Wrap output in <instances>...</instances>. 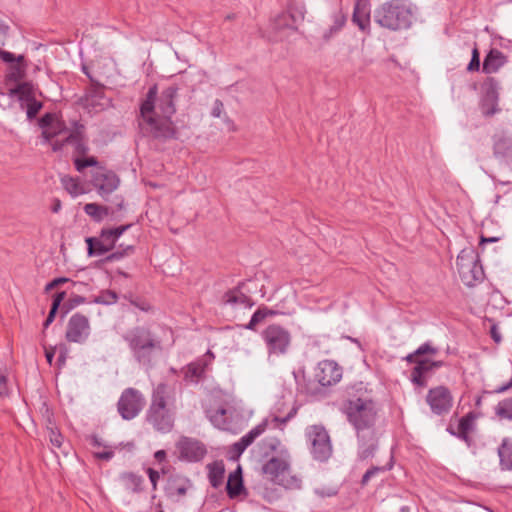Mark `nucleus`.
Wrapping results in <instances>:
<instances>
[{
  "label": "nucleus",
  "instance_id": "1",
  "mask_svg": "<svg viewBox=\"0 0 512 512\" xmlns=\"http://www.w3.org/2000/svg\"><path fill=\"white\" fill-rule=\"evenodd\" d=\"M178 88L169 86L160 96H157V87L149 89L143 101L140 113V128L143 134L158 139H168L174 136L175 130L171 117L176 112L175 98Z\"/></svg>",
  "mask_w": 512,
  "mask_h": 512
},
{
  "label": "nucleus",
  "instance_id": "2",
  "mask_svg": "<svg viewBox=\"0 0 512 512\" xmlns=\"http://www.w3.org/2000/svg\"><path fill=\"white\" fill-rule=\"evenodd\" d=\"M175 405L172 390L165 383L158 384L152 393L147 421L158 431L168 432L172 429Z\"/></svg>",
  "mask_w": 512,
  "mask_h": 512
},
{
  "label": "nucleus",
  "instance_id": "3",
  "mask_svg": "<svg viewBox=\"0 0 512 512\" xmlns=\"http://www.w3.org/2000/svg\"><path fill=\"white\" fill-rule=\"evenodd\" d=\"M270 448L276 452L263 466V473L274 483L285 488H300L301 479L291 475L290 454L281 443L273 439L269 444Z\"/></svg>",
  "mask_w": 512,
  "mask_h": 512
},
{
  "label": "nucleus",
  "instance_id": "4",
  "mask_svg": "<svg viewBox=\"0 0 512 512\" xmlns=\"http://www.w3.org/2000/svg\"><path fill=\"white\" fill-rule=\"evenodd\" d=\"M412 18L413 5L409 0H389L374 11L375 22L392 31L409 28Z\"/></svg>",
  "mask_w": 512,
  "mask_h": 512
},
{
  "label": "nucleus",
  "instance_id": "5",
  "mask_svg": "<svg viewBox=\"0 0 512 512\" xmlns=\"http://www.w3.org/2000/svg\"><path fill=\"white\" fill-rule=\"evenodd\" d=\"M378 408L369 396L353 397L345 404V413L349 423L357 431L358 437H366V431H373Z\"/></svg>",
  "mask_w": 512,
  "mask_h": 512
},
{
  "label": "nucleus",
  "instance_id": "6",
  "mask_svg": "<svg viewBox=\"0 0 512 512\" xmlns=\"http://www.w3.org/2000/svg\"><path fill=\"white\" fill-rule=\"evenodd\" d=\"M66 144H70L74 147V165L78 172H83L86 167L97 165L95 157H84L88 152V146L83 124L76 121L71 122L69 131L66 128Z\"/></svg>",
  "mask_w": 512,
  "mask_h": 512
},
{
  "label": "nucleus",
  "instance_id": "7",
  "mask_svg": "<svg viewBox=\"0 0 512 512\" xmlns=\"http://www.w3.org/2000/svg\"><path fill=\"white\" fill-rule=\"evenodd\" d=\"M124 339L128 342L136 360L142 364L150 363L153 351L159 346L150 332L144 328L131 330Z\"/></svg>",
  "mask_w": 512,
  "mask_h": 512
},
{
  "label": "nucleus",
  "instance_id": "8",
  "mask_svg": "<svg viewBox=\"0 0 512 512\" xmlns=\"http://www.w3.org/2000/svg\"><path fill=\"white\" fill-rule=\"evenodd\" d=\"M459 276L467 286H474L484 277L483 268L479 263L478 255L473 248L463 249L456 261Z\"/></svg>",
  "mask_w": 512,
  "mask_h": 512
},
{
  "label": "nucleus",
  "instance_id": "9",
  "mask_svg": "<svg viewBox=\"0 0 512 512\" xmlns=\"http://www.w3.org/2000/svg\"><path fill=\"white\" fill-rule=\"evenodd\" d=\"M268 356H280L288 352L292 336L288 329L278 324L268 325L261 333Z\"/></svg>",
  "mask_w": 512,
  "mask_h": 512
},
{
  "label": "nucleus",
  "instance_id": "10",
  "mask_svg": "<svg viewBox=\"0 0 512 512\" xmlns=\"http://www.w3.org/2000/svg\"><path fill=\"white\" fill-rule=\"evenodd\" d=\"M6 94L19 102L29 120L34 119L43 106L42 102L36 98V89L30 82H23L9 88Z\"/></svg>",
  "mask_w": 512,
  "mask_h": 512
},
{
  "label": "nucleus",
  "instance_id": "11",
  "mask_svg": "<svg viewBox=\"0 0 512 512\" xmlns=\"http://www.w3.org/2000/svg\"><path fill=\"white\" fill-rule=\"evenodd\" d=\"M44 142L52 147L54 152L62 150L64 145V122L55 113H46L40 120Z\"/></svg>",
  "mask_w": 512,
  "mask_h": 512
},
{
  "label": "nucleus",
  "instance_id": "12",
  "mask_svg": "<svg viewBox=\"0 0 512 512\" xmlns=\"http://www.w3.org/2000/svg\"><path fill=\"white\" fill-rule=\"evenodd\" d=\"M305 435L314 459L326 461L332 454L330 437L326 429L321 425H311L306 428Z\"/></svg>",
  "mask_w": 512,
  "mask_h": 512
},
{
  "label": "nucleus",
  "instance_id": "13",
  "mask_svg": "<svg viewBox=\"0 0 512 512\" xmlns=\"http://www.w3.org/2000/svg\"><path fill=\"white\" fill-rule=\"evenodd\" d=\"M438 353V348L434 347L431 342H425L418 347V349L407 356V361L411 363H415L416 366L412 372V378L415 383H421L422 375L428 370L436 367H440L442 365L441 361L432 362L427 358L420 359V357L425 355H436Z\"/></svg>",
  "mask_w": 512,
  "mask_h": 512
},
{
  "label": "nucleus",
  "instance_id": "14",
  "mask_svg": "<svg viewBox=\"0 0 512 512\" xmlns=\"http://www.w3.org/2000/svg\"><path fill=\"white\" fill-rule=\"evenodd\" d=\"M145 405L142 393L134 388H127L118 401V412L125 420L135 418Z\"/></svg>",
  "mask_w": 512,
  "mask_h": 512
},
{
  "label": "nucleus",
  "instance_id": "15",
  "mask_svg": "<svg viewBox=\"0 0 512 512\" xmlns=\"http://www.w3.org/2000/svg\"><path fill=\"white\" fill-rule=\"evenodd\" d=\"M0 59L9 63L6 73V89L12 88L11 84L18 85L26 74V64L24 56L19 55L16 57L13 53L0 49Z\"/></svg>",
  "mask_w": 512,
  "mask_h": 512
},
{
  "label": "nucleus",
  "instance_id": "16",
  "mask_svg": "<svg viewBox=\"0 0 512 512\" xmlns=\"http://www.w3.org/2000/svg\"><path fill=\"white\" fill-rule=\"evenodd\" d=\"M482 88L483 96L480 102V109L484 116L490 117L500 111L498 106L500 84L495 78L489 77L483 83Z\"/></svg>",
  "mask_w": 512,
  "mask_h": 512
},
{
  "label": "nucleus",
  "instance_id": "17",
  "mask_svg": "<svg viewBox=\"0 0 512 512\" xmlns=\"http://www.w3.org/2000/svg\"><path fill=\"white\" fill-rule=\"evenodd\" d=\"M82 71L97 86H103V80L109 79L115 72V63L107 57L99 58L92 62L90 66L83 65Z\"/></svg>",
  "mask_w": 512,
  "mask_h": 512
},
{
  "label": "nucleus",
  "instance_id": "18",
  "mask_svg": "<svg viewBox=\"0 0 512 512\" xmlns=\"http://www.w3.org/2000/svg\"><path fill=\"white\" fill-rule=\"evenodd\" d=\"M426 401L433 413L442 415L450 411L453 398L446 387L438 386L429 390Z\"/></svg>",
  "mask_w": 512,
  "mask_h": 512
},
{
  "label": "nucleus",
  "instance_id": "19",
  "mask_svg": "<svg viewBox=\"0 0 512 512\" xmlns=\"http://www.w3.org/2000/svg\"><path fill=\"white\" fill-rule=\"evenodd\" d=\"M315 377L322 386H331L342 378V368L332 360L321 361L316 369Z\"/></svg>",
  "mask_w": 512,
  "mask_h": 512
},
{
  "label": "nucleus",
  "instance_id": "20",
  "mask_svg": "<svg viewBox=\"0 0 512 512\" xmlns=\"http://www.w3.org/2000/svg\"><path fill=\"white\" fill-rule=\"evenodd\" d=\"M90 334V326L87 317L80 314L73 315L68 324L66 338L69 341L82 343Z\"/></svg>",
  "mask_w": 512,
  "mask_h": 512
},
{
  "label": "nucleus",
  "instance_id": "21",
  "mask_svg": "<svg viewBox=\"0 0 512 512\" xmlns=\"http://www.w3.org/2000/svg\"><path fill=\"white\" fill-rule=\"evenodd\" d=\"M178 449L182 458L190 462L200 461L206 454L205 446L194 439L183 438L178 443Z\"/></svg>",
  "mask_w": 512,
  "mask_h": 512
},
{
  "label": "nucleus",
  "instance_id": "22",
  "mask_svg": "<svg viewBox=\"0 0 512 512\" xmlns=\"http://www.w3.org/2000/svg\"><path fill=\"white\" fill-rule=\"evenodd\" d=\"M93 184L102 197L111 194L117 189L119 179L112 171L101 170L93 178Z\"/></svg>",
  "mask_w": 512,
  "mask_h": 512
},
{
  "label": "nucleus",
  "instance_id": "23",
  "mask_svg": "<svg viewBox=\"0 0 512 512\" xmlns=\"http://www.w3.org/2000/svg\"><path fill=\"white\" fill-rule=\"evenodd\" d=\"M81 105L89 114L102 111L108 105V100L104 97L102 86H97L92 93L81 99Z\"/></svg>",
  "mask_w": 512,
  "mask_h": 512
},
{
  "label": "nucleus",
  "instance_id": "24",
  "mask_svg": "<svg viewBox=\"0 0 512 512\" xmlns=\"http://www.w3.org/2000/svg\"><path fill=\"white\" fill-rule=\"evenodd\" d=\"M371 5L368 0H357L354 6L352 21L360 30L367 31L370 27Z\"/></svg>",
  "mask_w": 512,
  "mask_h": 512
},
{
  "label": "nucleus",
  "instance_id": "25",
  "mask_svg": "<svg viewBox=\"0 0 512 512\" xmlns=\"http://www.w3.org/2000/svg\"><path fill=\"white\" fill-rule=\"evenodd\" d=\"M214 359V354L208 351L201 359L190 363L185 371V379L197 382L205 372L206 367Z\"/></svg>",
  "mask_w": 512,
  "mask_h": 512
},
{
  "label": "nucleus",
  "instance_id": "26",
  "mask_svg": "<svg viewBox=\"0 0 512 512\" xmlns=\"http://www.w3.org/2000/svg\"><path fill=\"white\" fill-rule=\"evenodd\" d=\"M507 62V57L497 49H491L483 61V72L496 73Z\"/></svg>",
  "mask_w": 512,
  "mask_h": 512
},
{
  "label": "nucleus",
  "instance_id": "27",
  "mask_svg": "<svg viewBox=\"0 0 512 512\" xmlns=\"http://www.w3.org/2000/svg\"><path fill=\"white\" fill-rule=\"evenodd\" d=\"M227 494L231 499L239 497L242 493H245V487L243 485L242 470L238 466L237 469L229 474L227 485Z\"/></svg>",
  "mask_w": 512,
  "mask_h": 512
},
{
  "label": "nucleus",
  "instance_id": "28",
  "mask_svg": "<svg viewBox=\"0 0 512 512\" xmlns=\"http://www.w3.org/2000/svg\"><path fill=\"white\" fill-rule=\"evenodd\" d=\"M359 439V449L358 456L362 460H366L373 456L376 447H377V439L376 434L373 431H366V437H358Z\"/></svg>",
  "mask_w": 512,
  "mask_h": 512
},
{
  "label": "nucleus",
  "instance_id": "29",
  "mask_svg": "<svg viewBox=\"0 0 512 512\" xmlns=\"http://www.w3.org/2000/svg\"><path fill=\"white\" fill-rule=\"evenodd\" d=\"M304 18V9L300 8L295 13H282L278 15L272 22L273 29L281 30L283 28H291L294 29V24L297 19Z\"/></svg>",
  "mask_w": 512,
  "mask_h": 512
},
{
  "label": "nucleus",
  "instance_id": "30",
  "mask_svg": "<svg viewBox=\"0 0 512 512\" xmlns=\"http://www.w3.org/2000/svg\"><path fill=\"white\" fill-rule=\"evenodd\" d=\"M223 301L225 304L231 305L232 307L242 306L250 308L254 304L239 288L226 292Z\"/></svg>",
  "mask_w": 512,
  "mask_h": 512
},
{
  "label": "nucleus",
  "instance_id": "31",
  "mask_svg": "<svg viewBox=\"0 0 512 512\" xmlns=\"http://www.w3.org/2000/svg\"><path fill=\"white\" fill-rule=\"evenodd\" d=\"M494 153L501 157L512 154V137L506 133H498L494 136Z\"/></svg>",
  "mask_w": 512,
  "mask_h": 512
},
{
  "label": "nucleus",
  "instance_id": "32",
  "mask_svg": "<svg viewBox=\"0 0 512 512\" xmlns=\"http://www.w3.org/2000/svg\"><path fill=\"white\" fill-rule=\"evenodd\" d=\"M91 444L95 448H101V447L103 448L102 450H95L93 452V454L97 459L104 460V461H109L110 459H112V457L114 456V451L121 446V444H119V445L104 444L97 437L92 438Z\"/></svg>",
  "mask_w": 512,
  "mask_h": 512
},
{
  "label": "nucleus",
  "instance_id": "33",
  "mask_svg": "<svg viewBox=\"0 0 512 512\" xmlns=\"http://www.w3.org/2000/svg\"><path fill=\"white\" fill-rule=\"evenodd\" d=\"M208 468V478L210 481V484L214 488H218L224 478L225 474V467L222 461H215L207 466Z\"/></svg>",
  "mask_w": 512,
  "mask_h": 512
},
{
  "label": "nucleus",
  "instance_id": "34",
  "mask_svg": "<svg viewBox=\"0 0 512 512\" xmlns=\"http://www.w3.org/2000/svg\"><path fill=\"white\" fill-rule=\"evenodd\" d=\"M346 16L341 11L335 12L332 15V25L323 32V39L328 41L333 38L346 23Z\"/></svg>",
  "mask_w": 512,
  "mask_h": 512
},
{
  "label": "nucleus",
  "instance_id": "35",
  "mask_svg": "<svg viewBox=\"0 0 512 512\" xmlns=\"http://www.w3.org/2000/svg\"><path fill=\"white\" fill-rule=\"evenodd\" d=\"M86 241L90 255H103L113 247V244L110 243V241L103 239V233L101 234L100 239L88 238Z\"/></svg>",
  "mask_w": 512,
  "mask_h": 512
},
{
  "label": "nucleus",
  "instance_id": "36",
  "mask_svg": "<svg viewBox=\"0 0 512 512\" xmlns=\"http://www.w3.org/2000/svg\"><path fill=\"white\" fill-rule=\"evenodd\" d=\"M500 464L503 469L512 470V443L508 439H504L498 449Z\"/></svg>",
  "mask_w": 512,
  "mask_h": 512
},
{
  "label": "nucleus",
  "instance_id": "37",
  "mask_svg": "<svg viewBox=\"0 0 512 512\" xmlns=\"http://www.w3.org/2000/svg\"><path fill=\"white\" fill-rule=\"evenodd\" d=\"M43 347H44V351H45V357H46V360L49 363V365H52L53 358H54L55 354L56 353L58 354L57 364H58V367L60 368L61 364L64 363V345L61 343L56 344V345H51V344H48L47 342H45L43 344Z\"/></svg>",
  "mask_w": 512,
  "mask_h": 512
},
{
  "label": "nucleus",
  "instance_id": "38",
  "mask_svg": "<svg viewBox=\"0 0 512 512\" xmlns=\"http://www.w3.org/2000/svg\"><path fill=\"white\" fill-rule=\"evenodd\" d=\"M276 314L277 312L274 310L267 307H260L254 312L249 323L245 325V328L255 331L258 324L262 323L267 317L274 316Z\"/></svg>",
  "mask_w": 512,
  "mask_h": 512
},
{
  "label": "nucleus",
  "instance_id": "39",
  "mask_svg": "<svg viewBox=\"0 0 512 512\" xmlns=\"http://www.w3.org/2000/svg\"><path fill=\"white\" fill-rule=\"evenodd\" d=\"M475 415L473 413H468L466 416L462 417L458 424V432L457 435L466 440L469 433L474 428Z\"/></svg>",
  "mask_w": 512,
  "mask_h": 512
},
{
  "label": "nucleus",
  "instance_id": "40",
  "mask_svg": "<svg viewBox=\"0 0 512 512\" xmlns=\"http://www.w3.org/2000/svg\"><path fill=\"white\" fill-rule=\"evenodd\" d=\"M47 430H48V438H49L51 445L53 447L61 450L62 443H63V436H62L60 430L51 422L50 419H48Z\"/></svg>",
  "mask_w": 512,
  "mask_h": 512
},
{
  "label": "nucleus",
  "instance_id": "41",
  "mask_svg": "<svg viewBox=\"0 0 512 512\" xmlns=\"http://www.w3.org/2000/svg\"><path fill=\"white\" fill-rule=\"evenodd\" d=\"M495 413L501 419L512 420V397L500 401L495 407Z\"/></svg>",
  "mask_w": 512,
  "mask_h": 512
},
{
  "label": "nucleus",
  "instance_id": "42",
  "mask_svg": "<svg viewBox=\"0 0 512 512\" xmlns=\"http://www.w3.org/2000/svg\"><path fill=\"white\" fill-rule=\"evenodd\" d=\"M64 299V291L58 292L54 295L53 302L49 311V314L44 322V327H48L54 320L57 310Z\"/></svg>",
  "mask_w": 512,
  "mask_h": 512
},
{
  "label": "nucleus",
  "instance_id": "43",
  "mask_svg": "<svg viewBox=\"0 0 512 512\" xmlns=\"http://www.w3.org/2000/svg\"><path fill=\"white\" fill-rule=\"evenodd\" d=\"M211 423L219 429H227L226 410L221 408L213 413H209Z\"/></svg>",
  "mask_w": 512,
  "mask_h": 512
},
{
  "label": "nucleus",
  "instance_id": "44",
  "mask_svg": "<svg viewBox=\"0 0 512 512\" xmlns=\"http://www.w3.org/2000/svg\"><path fill=\"white\" fill-rule=\"evenodd\" d=\"M123 479L125 481V485L127 489L137 492L141 489L143 478L141 476L135 475L133 473H128L123 475Z\"/></svg>",
  "mask_w": 512,
  "mask_h": 512
},
{
  "label": "nucleus",
  "instance_id": "45",
  "mask_svg": "<svg viewBox=\"0 0 512 512\" xmlns=\"http://www.w3.org/2000/svg\"><path fill=\"white\" fill-rule=\"evenodd\" d=\"M84 211L96 220H101L108 213L107 208L95 203L86 204Z\"/></svg>",
  "mask_w": 512,
  "mask_h": 512
},
{
  "label": "nucleus",
  "instance_id": "46",
  "mask_svg": "<svg viewBox=\"0 0 512 512\" xmlns=\"http://www.w3.org/2000/svg\"><path fill=\"white\" fill-rule=\"evenodd\" d=\"M269 421L267 419L263 420L253 429H251L247 434L243 436L246 442L250 445L254 442V440L259 437L267 428Z\"/></svg>",
  "mask_w": 512,
  "mask_h": 512
},
{
  "label": "nucleus",
  "instance_id": "47",
  "mask_svg": "<svg viewBox=\"0 0 512 512\" xmlns=\"http://www.w3.org/2000/svg\"><path fill=\"white\" fill-rule=\"evenodd\" d=\"M188 489L187 483L172 484L168 488V496L173 500H179L183 497Z\"/></svg>",
  "mask_w": 512,
  "mask_h": 512
},
{
  "label": "nucleus",
  "instance_id": "48",
  "mask_svg": "<svg viewBox=\"0 0 512 512\" xmlns=\"http://www.w3.org/2000/svg\"><path fill=\"white\" fill-rule=\"evenodd\" d=\"M129 226H120L113 229L103 230V239L110 241L114 245L115 241L124 233Z\"/></svg>",
  "mask_w": 512,
  "mask_h": 512
},
{
  "label": "nucleus",
  "instance_id": "49",
  "mask_svg": "<svg viewBox=\"0 0 512 512\" xmlns=\"http://www.w3.org/2000/svg\"><path fill=\"white\" fill-rule=\"evenodd\" d=\"M391 466H374L366 471V473L362 477V485H366L370 479L378 475L379 473L385 472L386 470L390 469Z\"/></svg>",
  "mask_w": 512,
  "mask_h": 512
},
{
  "label": "nucleus",
  "instance_id": "50",
  "mask_svg": "<svg viewBox=\"0 0 512 512\" xmlns=\"http://www.w3.org/2000/svg\"><path fill=\"white\" fill-rule=\"evenodd\" d=\"M116 300H117V295L115 292H112V291H107V292L101 294L97 298V302L103 303V304H112V303H115Z\"/></svg>",
  "mask_w": 512,
  "mask_h": 512
},
{
  "label": "nucleus",
  "instance_id": "51",
  "mask_svg": "<svg viewBox=\"0 0 512 512\" xmlns=\"http://www.w3.org/2000/svg\"><path fill=\"white\" fill-rule=\"evenodd\" d=\"M480 68V59L478 49L475 47L472 51V58L470 63L468 64L467 69L469 71H477Z\"/></svg>",
  "mask_w": 512,
  "mask_h": 512
},
{
  "label": "nucleus",
  "instance_id": "52",
  "mask_svg": "<svg viewBox=\"0 0 512 512\" xmlns=\"http://www.w3.org/2000/svg\"><path fill=\"white\" fill-rule=\"evenodd\" d=\"M296 412H297V408L296 407H292L290 409V411L287 413L286 416H284V417H281V416H278V415L274 416L272 418V420H271V423H278V422H280L281 424H285L287 421H289L291 418L294 417Z\"/></svg>",
  "mask_w": 512,
  "mask_h": 512
},
{
  "label": "nucleus",
  "instance_id": "53",
  "mask_svg": "<svg viewBox=\"0 0 512 512\" xmlns=\"http://www.w3.org/2000/svg\"><path fill=\"white\" fill-rule=\"evenodd\" d=\"M249 445L250 444L242 437L239 441L233 444L232 450L237 456H240Z\"/></svg>",
  "mask_w": 512,
  "mask_h": 512
},
{
  "label": "nucleus",
  "instance_id": "54",
  "mask_svg": "<svg viewBox=\"0 0 512 512\" xmlns=\"http://www.w3.org/2000/svg\"><path fill=\"white\" fill-rule=\"evenodd\" d=\"M66 190H69V192L74 196L83 193V189L78 188V186L74 183V180L72 178H70L69 180L66 179Z\"/></svg>",
  "mask_w": 512,
  "mask_h": 512
},
{
  "label": "nucleus",
  "instance_id": "55",
  "mask_svg": "<svg viewBox=\"0 0 512 512\" xmlns=\"http://www.w3.org/2000/svg\"><path fill=\"white\" fill-rule=\"evenodd\" d=\"M9 26L0 19V45H4L8 35Z\"/></svg>",
  "mask_w": 512,
  "mask_h": 512
},
{
  "label": "nucleus",
  "instance_id": "56",
  "mask_svg": "<svg viewBox=\"0 0 512 512\" xmlns=\"http://www.w3.org/2000/svg\"><path fill=\"white\" fill-rule=\"evenodd\" d=\"M147 473H148V476H149V479L151 481V484H152L153 488L156 489L157 481L159 479L158 471H156V470H154L152 468H148Z\"/></svg>",
  "mask_w": 512,
  "mask_h": 512
},
{
  "label": "nucleus",
  "instance_id": "57",
  "mask_svg": "<svg viewBox=\"0 0 512 512\" xmlns=\"http://www.w3.org/2000/svg\"><path fill=\"white\" fill-rule=\"evenodd\" d=\"M63 283H64V277H58L45 286V291L49 292L52 289H54L56 286L63 284Z\"/></svg>",
  "mask_w": 512,
  "mask_h": 512
},
{
  "label": "nucleus",
  "instance_id": "58",
  "mask_svg": "<svg viewBox=\"0 0 512 512\" xmlns=\"http://www.w3.org/2000/svg\"><path fill=\"white\" fill-rule=\"evenodd\" d=\"M222 109H223L222 102L219 101V100H216L215 103H214L212 112H211L212 116L217 117V118L220 117Z\"/></svg>",
  "mask_w": 512,
  "mask_h": 512
},
{
  "label": "nucleus",
  "instance_id": "59",
  "mask_svg": "<svg viewBox=\"0 0 512 512\" xmlns=\"http://www.w3.org/2000/svg\"><path fill=\"white\" fill-rule=\"evenodd\" d=\"M83 302V298L82 297H75L73 299H70L69 303H66V313L68 312L69 309H73L75 308L76 306H78L79 304H81Z\"/></svg>",
  "mask_w": 512,
  "mask_h": 512
},
{
  "label": "nucleus",
  "instance_id": "60",
  "mask_svg": "<svg viewBox=\"0 0 512 512\" xmlns=\"http://www.w3.org/2000/svg\"><path fill=\"white\" fill-rule=\"evenodd\" d=\"M315 493L318 494L321 497H330L336 494V491L333 489H329L327 491L315 489Z\"/></svg>",
  "mask_w": 512,
  "mask_h": 512
},
{
  "label": "nucleus",
  "instance_id": "61",
  "mask_svg": "<svg viewBox=\"0 0 512 512\" xmlns=\"http://www.w3.org/2000/svg\"><path fill=\"white\" fill-rule=\"evenodd\" d=\"M491 337L496 343H499L501 341V335L498 332L497 328L494 326L491 328Z\"/></svg>",
  "mask_w": 512,
  "mask_h": 512
},
{
  "label": "nucleus",
  "instance_id": "62",
  "mask_svg": "<svg viewBox=\"0 0 512 512\" xmlns=\"http://www.w3.org/2000/svg\"><path fill=\"white\" fill-rule=\"evenodd\" d=\"M154 457L158 462H162L166 457V453L164 450H158L155 452Z\"/></svg>",
  "mask_w": 512,
  "mask_h": 512
},
{
  "label": "nucleus",
  "instance_id": "63",
  "mask_svg": "<svg viewBox=\"0 0 512 512\" xmlns=\"http://www.w3.org/2000/svg\"><path fill=\"white\" fill-rule=\"evenodd\" d=\"M61 207V201L59 199H55L51 209L53 212L58 213L61 210Z\"/></svg>",
  "mask_w": 512,
  "mask_h": 512
},
{
  "label": "nucleus",
  "instance_id": "64",
  "mask_svg": "<svg viewBox=\"0 0 512 512\" xmlns=\"http://www.w3.org/2000/svg\"><path fill=\"white\" fill-rule=\"evenodd\" d=\"M511 386H512V383H509V384H507V385H505V386L500 387V388L497 390V392H499V393L505 392V391H506V390H508Z\"/></svg>",
  "mask_w": 512,
  "mask_h": 512
}]
</instances>
